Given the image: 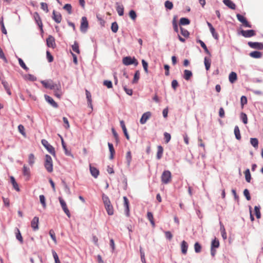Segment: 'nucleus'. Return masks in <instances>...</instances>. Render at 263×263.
<instances>
[{"label": "nucleus", "mask_w": 263, "mask_h": 263, "mask_svg": "<svg viewBox=\"0 0 263 263\" xmlns=\"http://www.w3.org/2000/svg\"><path fill=\"white\" fill-rule=\"evenodd\" d=\"M102 200L103 201V203L104 204L105 208L107 212V214L109 215H112L114 212V208L112 204H111L109 198L107 196L103 194L102 196Z\"/></svg>", "instance_id": "nucleus-1"}, {"label": "nucleus", "mask_w": 263, "mask_h": 263, "mask_svg": "<svg viewBox=\"0 0 263 263\" xmlns=\"http://www.w3.org/2000/svg\"><path fill=\"white\" fill-rule=\"evenodd\" d=\"M44 166L46 170L49 173H51L53 171V162L50 156L46 155L45 156V161L44 163Z\"/></svg>", "instance_id": "nucleus-2"}, {"label": "nucleus", "mask_w": 263, "mask_h": 263, "mask_svg": "<svg viewBox=\"0 0 263 263\" xmlns=\"http://www.w3.org/2000/svg\"><path fill=\"white\" fill-rule=\"evenodd\" d=\"M161 181L164 184H168L172 180V174L169 171H164L161 177Z\"/></svg>", "instance_id": "nucleus-3"}, {"label": "nucleus", "mask_w": 263, "mask_h": 263, "mask_svg": "<svg viewBox=\"0 0 263 263\" xmlns=\"http://www.w3.org/2000/svg\"><path fill=\"white\" fill-rule=\"evenodd\" d=\"M123 64L125 65H130L134 64L135 66L138 65V62L135 58H132L131 57H126L122 60Z\"/></svg>", "instance_id": "nucleus-4"}, {"label": "nucleus", "mask_w": 263, "mask_h": 263, "mask_svg": "<svg viewBox=\"0 0 263 263\" xmlns=\"http://www.w3.org/2000/svg\"><path fill=\"white\" fill-rule=\"evenodd\" d=\"M42 144L44 145V146L46 148V149L53 156H55V152L54 150V148L45 139L42 140Z\"/></svg>", "instance_id": "nucleus-5"}, {"label": "nucleus", "mask_w": 263, "mask_h": 263, "mask_svg": "<svg viewBox=\"0 0 263 263\" xmlns=\"http://www.w3.org/2000/svg\"><path fill=\"white\" fill-rule=\"evenodd\" d=\"M59 200L60 204L61 205V207H62L63 211L66 214V215L69 218H70L71 216V214H70L69 210L68 209V207L67 206L66 202L64 200V199L61 197H59Z\"/></svg>", "instance_id": "nucleus-6"}, {"label": "nucleus", "mask_w": 263, "mask_h": 263, "mask_svg": "<svg viewBox=\"0 0 263 263\" xmlns=\"http://www.w3.org/2000/svg\"><path fill=\"white\" fill-rule=\"evenodd\" d=\"M51 90H53L54 91V95L55 96H56L58 98H60L62 95V91L61 89V86L60 83L59 84H55L54 85L53 88L51 89Z\"/></svg>", "instance_id": "nucleus-7"}, {"label": "nucleus", "mask_w": 263, "mask_h": 263, "mask_svg": "<svg viewBox=\"0 0 263 263\" xmlns=\"http://www.w3.org/2000/svg\"><path fill=\"white\" fill-rule=\"evenodd\" d=\"M237 20L242 23V25L245 27L251 28L252 25L249 23L247 18L240 14L236 15Z\"/></svg>", "instance_id": "nucleus-8"}, {"label": "nucleus", "mask_w": 263, "mask_h": 263, "mask_svg": "<svg viewBox=\"0 0 263 263\" xmlns=\"http://www.w3.org/2000/svg\"><path fill=\"white\" fill-rule=\"evenodd\" d=\"M240 33L245 37H251L256 35V32L254 30H242Z\"/></svg>", "instance_id": "nucleus-9"}, {"label": "nucleus", "mask_w": 263, "mask_h": 263, "mask_svg": "<svg viewBox=\"0 0 263 263\" xmlns=\"http://www.w3.org/2000/svg\"><path fill=\"white\" fill-rule=\"evenodd\" d=\"M88 27V23L87 18L85 16H83L81 20V23L80 26L81 31L82 32H85Z\"/></svg>", "instance_id": "nucleus-10"}, {"label": "nucleus", "mask_w": 263, "mask_h": 263, "mask_svg": "<svg viewBox=\"0 0 263 263\" xmlns=\"http://www.w3.org/2000/svg\"><path fill=\"white\" fill-rule=\"evenodd\" d=\"M248 45L252 48L258 50L263 49V44L261 43L249 42Z\"/></svg>", "instance_id": "nucleus-11"}, {"label": "nucleus", "mask_w": 263, "mask_h": 263, "mask_svg": "<svg viewBox=\"0 0 263 263\" xmlns=\"http://www.w3.org/2000/svg\"><path fill=\"white\" fill-rule=\"evenodd\" d=\"M53 20L58 24H59L61 22L62 20V17L60 12H56L55 10H53L52 12V16Z\"/></svg>", "instance_id": "nucleus-12"}, {"label": "nucleus", "mask_w": 263, "mask_h": 263, "mask_svg": "<svg viewBox=\"0 0 263 263\" xmlns=\"http://www.w3.org/2000/svg\"><path fill=\"white\" fill-rule=\"evenodd\" d=\"M39 217L35 216L32 219L31 222V227L34 231H36L39 229Z\"/></svg>", "instance_id": "nucleus-13"}, {"label": "nucleus", "mask_w": 263, "mask_h": 263, "mask_svg": "<svg viewBox=\"0 0 263 263\" xmlns=\"http://www.w3.org/2000/svg\"><path fill=\"white\" fill-rule=\"evenodd\" d=\"M152 114L150 111H147L144 113L140 120V122L142 124H145L147 120L151 117Z\"/></svg>", "instance_id": "nucleus-14"}, {"label": "nucleus", "mask_w": 263, "mask_h": 263, "mask_svg": "<svg viewBox=\"0 0 263 263\" xmlns=\"http://www.w3.org/2000/svg\"><path fill=\"white\" fill-rule=\"evenodd\" d=\"M47 45L49 47L54 48L55 47V39L52 36H49L46 40Z\"/></svg>", "instance_id": "nucleus-15"}, {"label": "nucleus", "mask_w": 263, "mask_h": 263, "mask_svg": "<svg viewBox=\"0 0 263 263\" xmlns=\"http://www.w3.org/2000/svg\"><path fill=\"white\" fill-rule=\"evenodd\" d=\"M23 174L26 177V180H28L30 176V168L25 164L24 165L23 167Z\"/></svg>", "instance_id": "nucleus-16"}, {"label": "nucleus", "mask_w": 263, "mask_h": 263, "mask_svg": "<svg viewBox=\"0 0 263 263\" xmlns=\"http://www.w3.org/2000/svg\"><path fill=\"white\" fill-rule=\"evenodd\" d=\"M41 83L46 88H49L50 89H52L55 84L52 80L42 81Z\"/></svg>", "instance_id": "nucleus-17"}, {"label": "nucleus", "mask_w": 263, "mask_h": 263, "mask_svg": "<svg viewBox=\"0 0 263 263\" xmlns=\"http://www.w3.org/2000/svg\"><path fill=\"white\" fill-rule=\"evenodd\" d=\"M124 205L125 208V212L127 216H129V204L127 198L125 196L123 197Z\"/></svg>", "instance_id": "nucleus-18"}, {"label": "nucleus", "mask_w": 263, "mask_h": 263, "mask_svg": "<svg viewBox=\"0 0 263 263\" xmlns=\"http://www.w3.org/2000/svg\"><path fill=\"white\" fill-rule=\"evenodd\" d=\"M44 97L46 101L50 104L53 107L57 108L58 107V104L53 100L51 97L46 95L44 96Z\"/></svg>", "instance_id": "nucleus-19"}, {"label": "nucleus", "mask_w": 263, "mask_h": 263, "mask_svg": "<svg viewBox=\"0 0 263 263\" xmlns=\"http://www.w3.org/2000/svg\"><path fill=\"white\" fill-rule=\"evenodd\" d=\"M33 16L36 23L42 29L43 24L39 14L35 12L34 13Z\"/></svg>", "instance_id": "nucleus-20"}, {"label": "nucleus", "mask_w": 263, "mask_h": 263, "mask_svg": "<svg viewBox=\"0 0 263 263\" xmlns=\"http://www.w3.org/2000/svg\"><path fill=\"white\" fill-rule=\"evenodd\" d=\"M116 10L120 16H122L124 14V7L123 5H120L119 3H116Z\"/></svg>", "instance_id": "nucleus-21"}, {"label": "nucleus", "mask_w": 263, "mask_h": 263, "mask_svg": "<svg viewBox=\"0 0 263 263\" xmlns=\"http://www.w3.org/2000/svg\"><path fill=\"white\" fill-rule=\"evenodd\" d=\"M237 80V76L236 72H231L229 76V80L232 84L234 83Z\"/></svg>", "instance_id": "nucleus-22"}, {"label": "nucleus", "mask_w": 263, "mask_h": 263, "mask_svg": "<svg viewBox=\"0 0 263 263\" xmlns=\"http://www.w3.org/2000/svg\"><path fill=\"white\" fill-rule=\"evenodd\" d=\"M223 3L229 8L234 10L236 9L235 4L231 0H223Z\"/></svg>", "instance_id": "nucleus-23"}, {"label": "nucleus", "mask_w": 263, "mask_h": 263, "mask_svg": "<svg viewBox=\"0 0 263 263\" xmlns=\"http://www.w3.org/2000/svg\"><path fill=\"white\" fill-rule=\"evenodd\" d=\"M86 98L88 101V106L92 108L91 95L90 92L87 89L85 90Z\"/></svg>", "instance_id": "nucleus-24"}, {"label": "nucleus", "mask_w": 263, "mask_h": 263, "mask_svg": "<svg viewBox=\"0 0 263 263\" xmlns=\"http://www.w3.org/2000/svg\"><path fill=\"white\" fill-rule=\"evenodd\" d=\"M181 252L183 254H186L187 251L188 245L185 240H183L181 244Z\"/></svg>", "instance_id": "nucleus-25"}, {"label": "nucleus", "mask_w": 263, "mask_h": 263, "mask_svg": "<svg viewBox=\"0 0 263 263\" xmlns=\"http://www.w3.org/2000/svg\"><path fill=\"white\" fill-rule=\"evenodd\" d=\"M120 125L122 128V130L123 131V133L124 134V135L125 136L126 139L127 140H129V136L127 133V129H126L124 122L123 120H121V121H120Z\"/></svg>", "instance_id": "nucleus-26"}, {"label": "nucleus", "mask_w": 263, "mask_h": 263, "mask_svg": "<svg viewBox=\"0 0 263 263\" xmlns=\"http://www.w3.org/2000/svg\"><path fill=\"white\" fill-rule=\"evenodd\" d=\"M193 76V73L191 71L185 69L184 71L183 78L185 80L189 81L190 80Z\"/></svg>", "instance_id": "nucleus-27"}, {"label": "nucleus", "mask_w": 263, "mask_h": 263, "mask_svg": "<svg viewBox=\"0 0 263 263\" xmlns=\"http://www.w3.org/2000/svg\"><path fill=\"white\" fill-rule=\"evenodd\" d=\"M90 171L91 175L95 178H97L99 174V171L96 167H92L91 165H90Z\"/></svg>", "instance_id": "nucleus-28"}, {"label": "nucleus", "mask_w": 263, "mask_h": 263, "mask_svg": "<svg viewBox=\"0 0 263 263\" xmlns=\"http://www.w3.org/2000/svg\"><path fill=\"white\" fill-rule=\"evenodd\" d=\"M250 56L253 58H260L262 56V53L260 51H254L250 53Z\"/></svg>", "instance_id": "nucleus-29"}, {"label": "nucleus", "mask_w": 263, "mask_h": 263, "mask_svg": "<svg viewBox=\"0 0 263 263\" xmlns=\"http://www.w3.org/2000/svg\"><path fill=\"white\" fill-rule=\"evenodd\" d=\"M147 218L149 220L152 227L154 228L155 227V223L153 213L151 212H148L147 213Z\"/></svg>", "instance_id": "nucleus-30"}, {"label": "nucleus", "mask_w": 263, "mask_h": 263, "mask_svg": "<svg viewBox=\"0 0 263 263\" xmlns=\"http://www.w3.org/2000/svg\"><path fill=\"white\" fill-rule=\"evenodd\" d=\"M10 181L13 185V188L17 192L20 191L18 185L16 182L15 178L13 176L10 177Z\"/></svg>", "instance_id": "nucleus-31"}, {"label": "nucleus", "mask_w": 263, "mask_h": 263, "mask_svg": "<svg viewBox=\"0 0 263 263\" xmlns=\"http://www.w3.org/2000/svg\"><path fill=\"white\" fill-rule=\"evenodd\" d=\"M163 153V148L161 145L157 147V158L159 160L162 158Z\"/></svg>", "instance_id": "nucleus-32"}, {"label": "nucleus", "mask_w": 263, "mask_h": 263, "mask_svg": "<svg viewBox=\"0 0 263 263\" xmlns=\"http://www.w3.org/2000/svg\"><path fill=\"white\" fill-rule=\"evenodd\" d=\"M108 145L110 152V159H112L114 157V155L115 154V151L113 146V145L110 143H108Z\"/></svg>", "instance_id": "nucleus-33"}, {"label": "nucleus", "mask_w": 263, "mask_h": 263, "mask_svg": "<svg viewBox=\"0 0 263 263\" xmlns=\"http://www.w3.org/2000/svg\"><path fill=\"white\" fill-rule=\"evenodd\" d=\"M204 63L206 70H209L211 66V59L206 57L204 59Z\"/></svg>", "instance_id": "nucleus-34"}, {"label": "nucleus", "mask_w": 263, "mask_h": 263, "mask_svg": "<svg viewBox=\"0 0 263 263\" xmlns=\"http://www.w3.org/2000/svg\"><path fill=\"white\" fill-rule=\"evenodd\" d=\"M132 156L131 152L130 151H128L126 155V160L127 161V165L129 167L130 165V162L132 161Z\"/></svg>", "instance_id": "nucleus-35"}, {"label": "nucleus", "mask_w": 263, "mask_h": 263, "mask_svg": "<svg viewBox=\"0 0 263 263\" xmlns=\"http://www.w3.org/2000/svg\"><path fill=\"white\" fill-rule=\"evenodd\" d=\"M234 134L237 140H240L241 139V135L240 133L239 128L238 126H235L234 128Z\"/></svg>", "instance_id": "nucleus-36"}, {"label": "nucleus", "mask_w": 263, "mask_h": 263, "mask_svg": "<svg viewBox=\"0 0 263 263\" xmlns=\"http://www.w3.org/2000/svg\"><path fill=\"white\" fill-rule=\"evenodd\" d=\"M28 163L30 166H32L35 162V157L33 154H29L28 156Z\"/></svg>", "instance_id": "nucleus-37"}, {"label": "nucleus", "mask_w": 263, "mask_h": 263, "mask_svg": "<svg viewBox=\"0 0 263 263\" xmlns=\"http://www.w3.org/2000/svg\"><path fill=\"white\" fill-rule=\"evenodd\" d=\"M220 231L221 233L222 237L223 239H226L227 238V233L226 232L225 228L224 227V226L222 224V223L220 222Z\"/></svg>", "instance_id": "nucleus-38"}, {"label": "nucleus", "mask_w": 263, "mask_h": 263, "mask_svg": "<svg viewBox=\"0 0 263 263\" xmlns=\"http://www.w3.org/2000/svg\"><path fill=\"white\" fill-rule=\"evenodd\" d=\"M72 49L74 52H76L78 54L80 53L79 49V46L77 42H74V44L72 45Z\"/></svg>", "instance_id": "nucleus-39"}, {"label": "nucleus", "mask_w": 263, "mask_h": 263, "mask_svg": "<svg viewBox=\"0 0 263 263\" xmlns=\"http://www.w3.org/2000/svg\"><path fill=\"white\" fill-rule=\"evenodd\" d=\"M198 42L200 43L201 46L203 48L205 53H207L208 54H209L210 56H211V53L210 52L209 50H208V49L206 45L204 44V43L201 40H199Z\"/></svg>", "instance_id": "nucleus-40"}, {"label": "nucleus", "mask_w": 263, "mask_h": 263, "mask_svg": "<svg viewBox=\"0 0 263 263\" xmlns=\"http://www.w3.org/2000/svg\"><path fill=\"white\" fill-rule=\"evenodd\" d=\"M179 23L181 25H186L190 24V21L187 18L182 17L180 20Z\"/></svg>", "instance_id": "nucleus-41"}, {"label": "nucleus", "mask_w": 263, "mask_h": 263, "mask_svg": "<svg viewBox=\"0 0 263 263\" xmlns=\"http://www.w3.org/2000/svg\"><path fill=\"white\" fill-rule=\"evenodd\" d=\"M219 247V241L216 238H215V239L214 240H213V241H212L211 248H218Z\"/></svg>", "instance_id": "nucleus-42"}, {"label": "nucleus", "mask_w": 263, "mask_h": 263, "mask_svg": "<svg viewBox=\"0 0 263 263\" xmlns=\"http://www.w3.org/2000/svg\"><path fill=\"white\" fill-rule=\"evenodd\" d=\"M245 178L248 182H250L251 176L249 169H247L245 172Z\"/></svg>", "instance_id": "nucleus-43"}, {"label": "nucleus", "mask_w": 263, "mask_h": 263, "mask_svg": "<svg viewBox=\"0 0 263 263\" xmlns=\"http://www.w3.org/2000/svg\"><path fill=\"white\" fill-rule=\"evenodd\" d=\"M250 143L251 145L254 148H257L258 145V141L257 138H251L250 139Z\"/></svg>", "instance_id": "nucleus-44"}, {"label": "nucleus", "mask_w": 263, "mask_h": 263, "mask_svg": "<svg viewBox=\"0 0 263 263\" xmlns=\"http://www.w3.org/2000/svg\"><path fill=\"white\" fill-rule=\"evenodd\" d=\"M0 24H1V26L2 32H3V33H4L5 34H7V32L6 29L4 25L3 17H2V18H1Z\"/></svg>", "instance_id": "nucleus-45"}, {"label": "nucleus", "mask_w": 263, "mask_h": 263, "mask_svg": "<svg viewBox=\"0 0 263 263\" xmlns=\"http://www.w3.org/2000/svg\"><path fill=\"white\" fill-rule=\"evenodd\" d=\"M59 136L60 137V138H61V143H62V147H63V149L65 151V153L66 155H69L70 154L68 152V150L67 149L66 146V144H65V143L64 142V139H63V137L62 136H61L60 135H59Z\"/></svg>", "instance_id": "nucleus-46"}, {"label": "nucleus", "mask_w": 263, "mask_h": 263, "mask_svg": "<svg viewBox=\"0 0 263 263\" xmlns=\"http://www.w3.org/2000/svg\"><path fill=\"white\" fill-rule=\"evenodd\" d=\"M111 31L114 33H116L118 31V25L117 22H115L112 23L111 26Z\"/></svg>", "instance_id": "nucleus-47"}, {"label": "nucleus", "mask_w": 263, "mask_h": 263, "mask_svg": "<svg viewBox=\"0 0 263 263\" xmlns=\"http://www.w3.org/2000/svg\"><path fill=\"white\" fill-rule=\"evenodd\" d=\"M40 202L44 208H46V203L45 197L43 195H40L39 196Z\"/></svg>", "instance_id": "nucleus-48"}, {"label": "nucleus", "mask_w": 263, "mask_h": 263, "mask_svg": "<svg viewBox=\"0 0 263 263\" xmlns=\"http://www.w3.org/2000/svg\"><path fill=\"white\" fill-rule=\"evenodd\" d=\"M16 238L21 242V243H23V239L22 235L20 233V231L18 229H17V233H16Z\"/></svg>", "instance_id": "nucleus-49"}, {"label": "nucleus", "mask_w": 263, "mask_h": 263, "mask_svg": "<svg viewBox=\"0 0 263 263\" xmlns=\"http://www.w3.org/2000/svg\"><path fill=\"white\" fill-rule=\"evenodd\" d=\"M140 78V72L139 71H137L135 74L133 80V83H137Z\"/></svg>", "instance_id": "nucleus-50"}, {"label": "nucleus", "mask_w": 263, "mask_h": 263, "mask_svg": "<svg viewBox=\"0 0 263 263\" xmlns=\"http://www.w3.org/2000/svg\"><path fill=\"white\" fill-rule=\"evenodd\" d=\"M64 9L66 10L69 14H71L72 13V7L70 4H66L64 5L63 7Z\"/></svg>", "instance_id": "nucleus-51"}, {"label": "nucleus", "mask_w": 263, "mask_h": 263, "mask_svg": "<svg viewBox=\"0 0 263 263\" xmlns=\"http://www.w3.org/2000/svg\"><path fill=\"white\" fill-rule=\"evenodd\" d=\"M49 235H50L51 239L53 240L54 243L56 244L57 243V241L56 239V237H55V233H54V231L53 230H50L49 231Z\"/></svg>", "instance_id": "nucleus-52"}, {"label": "nucleus", "mask_w": 263, "mask_h": 263, "mask_svg": "<svg viewBox=\"0 0 263 263\" xmlns=\"http://www.w3.org/2000/svg\"><path fill=\"white\" fill-rule=\"evenodd\" d=\"M194 249L196 253H200L201 251V246L197 242L194 245Z\"/></svg>", "instance_id": "nucleus-53"}, {"label": "nucleus", "mask_w": 263, "mask_h": 263, "mask_svg": "<svg viewBox=\"0 0 263 263\" xmlns=\"http://www.w3.org/2000/svg\"><path fill=\"white\" fill-rule=\"evenodd\" d=\"M18 130L19 132L24 137L26 136V133L25 132V128L24 126L22 124H20L18 126Z\"/></svg>", "instance_id": "nucleus-54"}, {"label": "nucleus", "mask_w": 263, "mask_h": 263, "mask_svg": "<svg viewBox=\"0 0 263 263\" xmlns=\"http://www.w3.org/2000/svg\"><path fill=\"white\" fill-rule=\"evenodd\" d=\"M18 61V63H19L20 65L24 70H28L29 69V68L26 66V65H25V63L24 62L23 60L22 59L19 58Z\"/></svg>", "instance_id": "nucleus-55"}, {"label": "nucleus", "mask_w": 263, "mask_h": 263, "mask_svg": "<svg viewBox=\"0 0 263 263\" xmlns=\"http://www.w3.org/2000/svg\"><path fill=\"white\" fill-rule=\"evenodd\" d=\"M254 210H255V213L256 218L258 219L260 218L261 217V214L260 212V208L259 206H255L254 207Z\"/></svg>", "instance_id": "nucleus-56"}, {"label": "nucleus", "mask_w": 263, "mask_h": 263, "mask_svg": "<svg viewBox=\"0 0 263 263\" xmlns=\"http://www.w3.org/2000/svg\"><path fill=\"white\" fill-rule=\"evenodd\" d=\"M52 253L53 257L54 259L55 263H61L57 253L54 250L52 251Z\"/></svg>", "instance_id": "nucleus-57"}, {"label": "nucleus", "mask_w": 263, "mask_h": 263, "mask_svg": "<svg viewBox=\"0 0 263 263\" xmlns=\"http://www.w3.org/2000/svg\"><path fill=\"white\" fill-rule=\"evenodd\" d=\"M180 30H181V33L183 36H184V37H188L189 36L190 34H189V31L187 30H186L182 27H180Z\"/></svg>", "instance_id": "nucleus-58"}, {"label": "nucleus", "mask_w": 263, "mask_h": 263, "mask_svg": "<svg viewBox=\"0 0 263 263\" xmlns=\"http://www.w3.org/2000/svg\"><path fill=\"white\" fill-rule=\"evenodd\" d=\"M129 17L133 20H135L137 17V14L134 10H130L129 13Z\"/></svg>", "instance_id": "nucleus-59"}, {"label": "nucleus", "mask_w": 263, "mask_h": 263, "mask_svg": "<svg viewBox=\"0 0 263 263\" xmlns=\"http://www.w3.org/2000/svg\"><path fill=\"white\" fill-rule=\"evenodd\" d=\"M241 118L244 124H246L248 123V118L246 114L242 112L241 114Z\"/></svg>", "instance_id": "nucleus-60"}, {"label": "nucleus", "mask_w": 263, "mask_h": 263, "mask_svg": "<svg viewBox=\"0 0 263 263\" xmlns=\"http://www.w3.org/2000/svg\"><path fill=\"white\" fill-rule=\"evenodd\" d=\"M240 103H241V107L243 108V106L245 104H247V99L246 97L243 96L241 97Z\"/></svg>", "instance_id": "nucleus-61"}, {"label": "nucleus", "mask_w": 263, "mask_h": 263, "mask_svg": "<svg viewBox=\"0 0 263 263\" xmlns=\"http://www.w3.org/2000/svg\"><path fill=\"white\" fill-rule=\"evenodd\" d=\"M165 7L166 8L171 10L173 7V4L172 2H171L169 1H167L165 2Z\"/></svg>", "instance_id": "nucleus-62"}, {"label": "nucleus", "mask_w": 263, "mask_h": 263, "mask_svg": "<svg viewBox=\"0 0 263 263\" xmlns=\"http://www.w3.org/2000/svg\"><path fill=\"white\" fill-rule=\"evenodd\" d=\"M103 84L108 88H111L112 87V82L110 81L105 80L103 82Z\"/></svg>", "instance_id": "nucleus-63"}, {"label": "nucleus", "mask_w": 263, "mask_h": 263, "mask_svg": "<svg viewBox=\"0 0 263 263\" xmlns=\"http://www.w3.org/2000/svg\"><path fill=\"white\" fill-rule=\"evenodd\" d=\"M243 194L248 200H250L251 199V196L250 195V193L248 189H245L243 191Z\"/></svg>", "instance_id": "nucleus-64"}]
</instances>
